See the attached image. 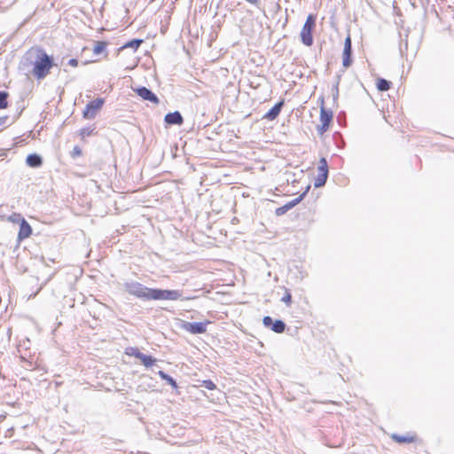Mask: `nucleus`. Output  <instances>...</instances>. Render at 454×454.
<instances>
[{
    "mask_svg": "<svg viewBox=\"0 0 454 454\" xmlns=\"http://www.w3.org/2000/svg\"><path fill=\"white\" fill-rule=\"evenodd\" d=\"M33 66L32 74L38 80L43 79L54 66L53 58L43 49L29 50L22 57L20 64V70H26Z\"/></svg>",
    "mask_w": 454,
    "mask_h": 454,
    "instance_id": "f257e3e1",
    "label": "nucleus"
},
{
    "mask_svg": "<svg viewBox=\"0 0 454 454\" xmlns=\"http://www.w3.org/2000/svg\"><path fill=\"white\" fill-rule=\"evenodd\" d=\"M179 299H182V292L179 290L152 288L151 301H176Z\"/></svg>",
    "mask_w": 454,
    "mask_h": 454,
    "instance_id": "20e7f679",
    "label": "nucleus"
},
{
    "mask_svg": "<svg viewBox=\"0 0 454 454\" xmlns=\"http://www.w3.org/2000/svg\"><path fill=\"white\" fill-rule=\"evenodd\" d=\"M200 386L208 390H214L216 387L215 384L211 380H202Z\"/></svg>",
    "mask_w": 454,
    "mask_h": 454,
    "instance_id": "cd10ccee",
    "label": "nucleus"
},
{
    "mask_svg": "<svg viewBox=\"0 0 454 454\" xmlns=\"http://www.w3.org/2000/svg\"><path fill=\"white\" fill-rule=\"evenodd\" d=\"M291 209V207L288 206V204H285L284 206L282 207H279L278 208H276L275 210V214L276 215L278 216H280V215H285L287 211H289Z\"/></svg>",
    "mask_w": 454,
    "mask_h": 454,
    "instance_id": "bb28decb",
    "label": "nucleus"
},
{
    "mask_svg": "<svg viewBox=\"0 0 454 454\" xmlns=\"http://www.w3.org/2000/svg\"><path fill=\"white\" fill-rule=\"evenodd\" d=\"M92 132V129L90 128H85L81 130V135L82 136H90Z\"/></svg>",
    "mask_w": 454,
    "mask_h": 454,
    "instance_id": "473e14b6",
    "label": "nucleus"
},
{
    "mask_svg": "<svg viewBox=\"0 0 454 454\" xmlns=\"http://www.w3.org/2000/svg\"><path fill=\"white\" fill-rule=\"evenodd\" d=\"M26 163L30 168H40L43 165V158L37 153H30L27 156Z\"/></svg>",
    "mask_w": 454,
    "mask_h": 454,
    "instance_id": "ddd939ff",
    "label": "nucleus"
},
{
    "mask_svg": "<svg viewBox=\"0 0 454 454\" xmlns=\"http://www.w3.org/2000/svg\"><path fill=\"white\" fill-rule=\"evenodd\" d=\"M247 2H248L249 4H254L255 6H257L260 3V0H246Z\"/></svg>",
    "mask_w": 454,
    "mask_h": 454,
    "instance_id": "c9c22d12",
    "label": "nucleus"
},
{
    "mask_svg": "<svg viewBox=\"0 0 454 454\" xmlns=\"http://www.w3.org/2000/svg\"><path fill=\"white\" fill-rule=\"evenodd\" d=\"M8 97L9 93L7 91H0V109H5L8 107Z\"/></svg>",
    "mask_w": 454,
    "mask_h": 454,
    "instance_id": "5701e85b",
    "label": "nucleus"
},
{
    "mask_svg": "<svg viewBox=\"0 0 454 454\" xmlns=\"http://www.w3.org/2000/svg\"><path fill=\"white\" fill-rule=\"evenodd\" d=\"M340 76L338 75L336 77V82L333 85V88H332V95H333V101H336L338 99V97H339V83H340Z\"/></svg>",
    "mask_w": 454,
    "mask_h": 454,
    "instance_id": "b1692460",
    "label": "nucleus"
},
{
    "mask_svg": "<svg viewBox=\"0 0 454 454\" xmlns=\"http://www.w3.org/2000/svg\"><path fill=\"white\" fill-rule=\"evenodd\" d=\"M9 117L7 115L0 117V127L4 126L8 121Z\"/></svg>",
    "mask_w": 454,
    "mask_h": 454,
    "instance_id": "72a5a7b5",
    "label": "nucleus"
},
{
    "mask_svg": "<svg viewBox=\"0 0 454 454\" xmlns=\"http://www.w3.org/2000/svg\"><path fill=\"white\" fill-rule=\"evenodd\" d=\"M318 171L319 173H326L328 174V164H327V160L325 158H321L320 160H319V165H318Z\"/></svg>",
    "mask_w": 454,
    "mask_h": 454,
    "instance_id": "a878e982",
    "label": "nucleus"
},
{
    "mask_svg": "<svg viewBox=\"0 0 454 454\" xmlns=\"http://www.w3.org/2000/svg\"><path fill=\"white\" fill-rule=\"evenodd\" d=\"M32 234V227L26 219H22L20 224V230L18 233V239L23 240L28 238Z\"/></svg>",
    "mask_w": 454,
    "mask_h": 454,
    "instance_id": "f8f14e48",
    "label": "nucleus"
},
{
    "mask_svg": "<svg viewBox=\"0 0 454 454\" xmlns=\"http://www.w3.org/2000/svg\"><path fill=\"white\" fill-rule=\"evenodd\" d=\"M133 90L143 100L149 101V102L153 103L155 105H158L160 103V99L157 97V95L153 90H151L150 89H148V88H146L145 86L134 88Z\"/></svg>",
    "mask_w": 454,
    "mask_h": 454,
    "instance_id": "0eeeda50",
    "label": "nucleus"
},
{
    "mask_svg": "<svg viewBox=\"0 0 454 454\" xmlns=\"http://www.w3.org/2000/svg\"><path fill=\"white\" fill-rule=\"evenodd\" d=\"M81 153H82V151H81V149H80L79 147L75 146V147L74 148V154L80 155V154H81Z\"/></svg>",
    "mask_w": 454,
    "mask_h": 454,
    "instance_id": "e433bc0d",
    "label": "nucleus"
},
{
    "mask_svg": "<svg viewBox=\"0 0 454 454\" xmlns=\"http://www.w3.org/2000/svg\"><path fill=\"white\" fill-rule=\"evenodd\" d=\"M127 354L139 359L143 353L137 348H130V352Z\"/></svg>",
    "mask_w": 454,
    "mask_h": 454,
    "instance_id": "2f4dec72",
    "label": "nucleus"
},
{
    "mask_svg": "<svg viewBox=\"0 0 454 454\" xmlns=\"http://www.w3.org/2000/svg\"><path fill=\"white\" fill-rule=\"evenodd\" d=\"M139 360L145 367H150L153 365L154 363L156 362V359L153 356L150 355H145L144 353L140 356Z\"/></svg>",
    "mask_w": 454,
    "mask_h": 454,
    "instance_id": "412c9836",
    "label": "nucleus"
},
{
    "mask_svg": "<svg viewBox=\"0 0 454 454\" xmlns=\"http://www.w3.org/2000/svg\"><path fill=\"white\" fill-rule=\"evenodd\" d=\"M209 321L205 322H184L183 328L192 334H201L207 332V325Z\"/></svg>",
    "mask_w": 454,
    "mask_h": 454,
    "instance_id": "6e6552de",
    "label": "nucleus"
},
{
    "mask_svg": "<svg viewBox=\"0 0 454 454\" xmlns=\"http://www.w3.org/2000/svg\"><path fill=\"white\" fill-rule=\"evenodd\" d=\"M262 324L265 327L270 328L276 333H282L286 328V323L281 319L273 320L270 316H265L262 318Z\"/></svg>",
    "mask_w": 454,
    "mask_h": 454,
    "instance_id": "423d86ee",
    "label": "nucleus"
},
{
    "mask_svg": "<svg viewBox=\"0 0 454 454\" xmlns=\"http://www.w3.org/2000/svg\"><path fill=\"white\" fill-rule=\"evenodd\" d=\"M391 82L390 81H387L384 78H379L377 80V89L380 90V91H387L390 89L391 87Z\"/></svg>",
    "mask_w": 454,
    "mask_h": 454,
    "instance_id": "a211bd4d",
    "label": "nucleus"
},
{
    "mask_svg": "<svg viewBox=\"0 0 454 454\" xmlns=\"http://www.w3.org/2000/svg\"><path fill=\"white\" fill-rule=\"evenodd\" d=\"M68 65L72 67H77L78 66V60L76 59H70L68 60Z\"/></svg>",
    "mask_w": 454,
    "mask_h": 454,
    "instance_id": "f704fd0d",
    "label": "nucleus"
},
{
    "mask_svg": "<svg viewBox=\"0 0 454 454\" xmlns=\"http://www.w3.org/2000/svg\"><path fill=\"white\" fill-rule=\"evenodd\" d=\"M330 125L331 124L329 123L321 122V125H318L317 128V133L322 136L325 132L327 131Z\"/></svg>",
    "mask_w": 454,
    "mask_h": 454,
    "instance_id": "7c9ffc66",
    "label": "nucleus"
},
{
    "mask_svg": "<svg viewBox=\"0 0 454 454\" xmlns=\"http://www.w3.org/2000/svg\"><path fill=\"white\" fill-rule=\"evenodd\" d=\"M281 301L284 302L286 307H290L292 304V294L287 288H285V294L281 298Z\"/></svg>",
    "mask_w": 454,
    "mask_h": 454,
    "instance_id": "393cba45",
    "label": "nucleus"
},
{
    "mask_svg": "<svg viewBox=\"0 0 454 454\" xmlns=\"http://www.w3.org/2000/svg\"><path fill=\"white\" fill-rule=\"evenodd\" d=\"M330 125L331 124L329 123L321 122V125H318L317 128V133L322 136L325 132L327 131Z\"/></svg>",
    "mask_w": 454,
    "mask_h": 454,
    "instance_id": "c756f323",
    "label": "nucleus"
},
{
    "mask_svg": "<svg viewBox=\"0 0 454 454\" xmlns=\"http://www.w3.org/2000/svg\"><path fill=\"white\" fill-rule=\"evenodd\" d=\"M328 178V174L325 173H318L317 178L315 179L314 186L316 188L322 187L325 184Z\"/></svg>",
    "mask_w": 454,
    "mask_h": 454,
    "instance_id": "6ab92c4d",
    "label": "nucleus"
},
{
    "mask_svg": "<svg viewBox=\"0 0 454 454\" xmlns=\"http://www.w3.org/2000/svg\"><path fill=\"white\" fill-rule=\"evenodd\" d=\"M333 114L330 109H326L323 106L320 109V121L331 124L333 121Z\"/></svg>",
    "mask_w": 454,
    "mask_h": 454,
    "instance_id": "4468645a",
    "label": "nucleus"
},
{
    "mask_svg": "<svg viewBox=\"0 0 454 454\" xmlns=\"http://www.w3.org/2000/svg\"><path fill=\"white\" fill-rule=\"evenodd\" d=\"M317 17L314 14H309L301 31V41L306 46L313 44V31L316 27Z\"/></svg>",
    "mask_w": 454,
    "mask_h": 454,
    "instance_id": "7ed1b4c3",
    "label": "nucleus"
},
{
    "mask_svg": "<svg viewBox=\"0 0 454 454\" xmlns=\"http://www.w3.org/2000/svg\"><path fill=\"white\" fill-rule=\"evenodd\" d=\"M143 42H144L143 39H138V38L132 39V40L127 42L121 48L122 49L131 48V49H134L135 51H137L138 49V47L143 43Z\"/></svg>",
    "mask_w": 454,
    "mask_h": 454,
    "instance_id": "aec40b11",
    "label": "nucleus"
},
{
    "mask_svg": "<svg viewBox=\"0 0 454 454\" xmlns=\"http://www.w3.org/2000/svg\"><path fill=\"white\" fill-rule=\"evenodd\" d=\"M352 43L351 38L348 35L344 41V49L342 52V65L344 67H349L352 65Z\"/></svg>",
    "mask_w": 454,
    "mask_h": 454,
    "instance_id": "1a4fd4ad",
    "label": "nucleus"
},
{
    "mask_svg": "<svg viewBox=\"0 0 454 454\" xmlns=\"http://www.w3.org/2000/svg\"><path fill=\"white\" fill-rule=\"evenodd\" d=\"M104 103L105 99L102 98H97L96 99L90 101L86 105L85 109L82 112L83 118L87 120L94 119L98 114V111L104 106Z\"/></svg>",
    "mask_w": 454,
    "mask_h": 454,
    "instance_id": "39448f33",
    "label": "nucleus"
},
{
    "mask_svg": "<svg viewBox=\"0 0 454 454\" xmlns=\"http://www.w3.org/2000/svg\"><path fill=\"white\" fill-rule=\"evenodd\" d=\"M9 221L12 223H19L20 224L22 219H25L22 217V215L19 213H13L9 216Z\"/></svg>",
    "mask_w": 454,
    "mask_h": 454,
    "instance_id": "c85d7f7f",
    "label": "nucleus"
},
{
    "mask_svg": "<svg viewBox=\"0 0 454 454\" xmlns=\"http://www.w3.org/2000/svg\"><path fill=\"white\" fill-rule=\"evenodd\" d=\"M125 291L142 301H151L152 288L137 281H128L123 284Z\"/></svg>",
    "mask_w": 454,
    "mask_h": 454,
    "instance_id": "f03ea898",
    "label": "nucleus"
},
{
    "mask_svg": "<svg viewBox=\"0 0 454 454\" xmlns=\"http://www.w3.org/2000/svg\"><path fill=\"white\" fill-rule=\"evenodd\" d=\"M158 375L160 377L161 380H165L168 385H170L173 388L177 387V383L175 379H173L170 375L166 373L163 371H159Z\"/></svg>",
    "mask_w": 454,
    "mask_h": 454,
    "instance_id": "dca6fc26",
    "label": "nucleus"
},
{
    "mask_svg": "<svg viewBox=\"0 0 454 454\" xmlns=\"http://www.w3.org/2000/svg\"><path fill=\"white\" fill-rule=\"evenodd\" d=\"M391 437L395 442H396L398 443H411V442H414L416 440V438L414 436L399 435L396 434H394Z\"/></svg>",
    "mask_w": 454,
    "mask_h": 454,
    "instance_id": "2eb2a0df",
    "label": "nucleus"
},
{
    "mask_svg": "<svg viewBox=\"0 0 454 454\" xmlns=\"http://www.w3.org/2000/svg\"><path fill=\"white\" fill-rule=\"evenodd\" d=\"M106 42L105 41H98L97 42L96 45L94 46L93 52L96 55L101 54L103 51L106 49Z\"/></svg>",
    "mask_w": 454,
    "mask_h": 454,
    "instance_id": "4be33fe9",
    "label": "nucleus"
},
{
    "mask_svg": "<svg viewBox=\"0 0 454 454\" xmlns=\"http://www.w3.org/2000/svg\"><path fill=\"white\" fill-rule=\"evenodd\" d=\"M310 189V185H308L303 192H301L297 198L294 199L293 200L287 202L288 206L291 207H294L297 206L307 195L308 192Z\"/></svg>",
    "mask_w": 454,
    "mask_h": 454,
    "instance_id": "f3484780",
    "label": "nucleus"
},
{
    "mask_svg": "<svg viewBox=\"0 0 454 454\" xmlns=\"http://www.w3.org/2000/svg\"><path fill=\"white\" fill-rule=\"evenodd\" d=\"M164 121L168 125H181L184 122V118L179 111L168 113L164 117Z\"/></svg>",
    "mask_w": 454,
    "mask_h": 454,
    "instance_id": "9b49d317",
    "label": "nucleus"
},
{
    "mask_svg": "<svg viewBox=\"0 0 454 454\" xmlns=\"http://www.w3.org/2000/svg\"><path fill=\"white\" fill-rule=\"evenodd\" d=\"M284 106V101L281 100L278 103H276L263 116L262 119L268 120V121H274L278 118L279 115L282 107Z\"/></svg>",
    "mask_w": 454,
    "mask_h": 454,
    "instance_id": "9d476101",
    "label": "nucleus"
}]
</instances>
